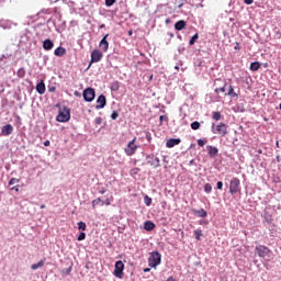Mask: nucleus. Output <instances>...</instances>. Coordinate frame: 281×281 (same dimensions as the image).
Here are the masks:
<instances>
[{
    "instance_id": "f257e3e1",
    "label": "nucleus",
    "mask_w": 281,
    "mask_h": 281,
    "mask_svg": "<svg viewBox=\"0 0 281 281\" xmlns=\"http://www.w3.org/2000/svg\"><path fill=\"white\" fill-rule=\"evenodd\" d=\"M255 254L259 258H268V260H273V258H276V255H273V250H271L269 247L265 245L256 246Z\"/></svg>"
},
{
    "instance_id": "f03ea898",
    "label": "nucleus",
    "mask_w": 281,
    "mask_h": 281,
    "mask_svg": "<svg viewBox=\"0 0 281 281\" xmlns=\"http://www.w3.org/2000/svg\"><path fill=\"white\" fill-rule=\"evenodd\" d=\"M71 120V110L67 106L59 109V113L56 117L57 122H69Z\"/></svg>"
},
{
    "instance_id": "7ed1b4c3",
    "label": "nucleus",
    "mask_w": 281,
    "mask_h": 281,
    "mask_svg": "<svg viewBox=\"0 0 281 281\" xmlns=\"http://www.w3.org/2000/svg\"><path fill=\"white\" fill-rule=\"evenodd\" d=\"M212 133L213 135H221L222 137H225L227 135V124L220 123L218 125L212 124Z\"/></svg>"
},
{
    "instance_id": "20e7f679",
    "label": "nucleus",
    "mask_w": 281,
    "mask_h": 281,
    "mask_svg": "<svg viewBox=\"0 0 281 281\" xmlns=\"http://www.w3.org/2000/svg\"><path fill=\"white\" fill-rule=\"evenodd\" d=\"M161 265V254L159 251L150 252L148 258V266L151 268L159 267Z\"/></svg>"
},
{
    "instance_id": "39448f33",
    "label": "nucleus",
    "mask_w": 281,
    "mask_h": 281,
    "mask_svg": "<svg viewBox=\"0 0 281 281\" xmlns=\"http://www.w3.org/2000/svg\"><path fill=\"white\" fill-rule=\"evenodd\" d=\"M136 142H137V137H134L124 148V153L125 155H127V157H133V155L137 153L138 146L135 144Z\"/></svg>"
},
{
    "instance_id": "423d86ee",
    "label": "nucleus",
    "mask_w": 281,
    "mask_h": 281,
    "mask_svg": "<svg viewBox=\"0 0 281 281\" xmlns=\"http://www.w3.org/2000/svg\"><path fill=\"white\" fill-rule=\"evenodd\" d=\"M112 201H113V196L105 198V199L98 198L92 201V206L93 207H103V205H111Z\"/></svg>"
},
{
    "instance_id": "0eeeda50",
    "label": "nucleus",
    "mask_w": 281,
    "mask_h": 281,
    "mask_svg": "<svg viewBox=\"0 0 281 281\" xmlns=\"http://www.w3.org/2000/svg\"><path fill=\"white\" fill-rule=\"evenodd\" d=\"M229 192L232 194H238V192H240V180L238 178H233L231 180Z\"/></svg>"
},
{
    "instance_id": "6e6552de",
    "label": "nucleus",
    "mask_w": 281,
    "mask_h": 281,
    "mask_svg": "<svg viewBox=\"0 0 281 281\" xmlns=\"http://www.w3.org/2000/svg\"><path fill=\"white\" fill-rule=\"evenodd\" d=\"M83 100L86 102H93L95 100V90L93 88H87L83 90Z\"/></svg>"
},
{
    "instance_id": "1a4fd4ad",
    "label": "nucleus",
    "mask_w": 281,
    "mask_h": 281,
    "mask_svg": "<svg viewBox=\"0 0 281 281\" xmlns=\"http://www.w3.org/2000/svg\"><path fill=\"white\" fill-rule=\"evenodd\" d=\"M114 276L116 278H123V276H124V262L122 260L116 261Z\"/></svg>"
},
{
    "instance_id": "9d476101",
    "label": "nucleus",
    "mask_w": 281,
    "mask_h": 281,
    "mask_svg": "<svg viewBox=\"0 0 281 281\" xmlns=\"http://www.w3.org/2000/svg\"><path fill=\"white\" fill-rule=\"evenodd\" d=\"M104 55L102 54V52L100 49H94L91 53V63H100V60H102V57Z\"/></svg>"
},
{
    "instance_id": "9b49d317",
    "label": "nucleus",
    "mask_w": 281,
    "mask_h": 281,
    "mask_svg": "<svg viewBox=\"0 0 281 281\" xmlns=\"http://www.w3.org/2000/svg\"><path fill=\"white\" fill-rule=\"evenodd\" d=\"M104 106H106V97H104V94L99 95V98L97 99V105L95 109L100 110V109H104Z\"/></svg>"
},
{
    "instance_id": "f8f14e48",
    "label": "nucleus",
    "mask_w": 281,
    "mask_h": 281,
    "mask_svg": "<svg viewBox=\"0 0 281 281\" xmlns=\"http://www.w3.org/2000/svg\"><path fill=\"white\" fill-rule=\"evenodd\" d=\"M12 133H14V127L12 126V124H7L2 126L1 134L4 135V137H8V135H12Z\"/></svg>"
},
{
    "instance_id": "ddd939ff",
    "label": "nucleus",
    "mask_w": 281,
    "mask_h": 281,
    "mask_svg": "<svg viewBox=\"0 0 281 281\" xmlns=\"http://www.w3.org/2000/svg\"><path fill=\"white\" fill-rule=\"evenodd\" d=\"M109 34L104 35V37L100 41L99 47L102 49V52H109Z\"/></svg>"
},
{
    "instance_id": "4468645a",
    "label": "nucleus",
    "mask_w": 281,
    "mask_h": 281,
    "mask_svg": "<svg viewBox=\"0 0 281 281\" xmlns=\"http://www.w3.org/2000/svg\"><path fill=\"white\" fill-rule=\"evenodd\" d=\"M181 144V138H170L167 140V148H175V146H179Z\"/></svg>"
},
{
    "instance_id": "2eb2a0df",
    "label": "nucleus",
    "mask_w": 281,
    "mask_h": 281,
    "mask_svg": "<svg viewBox=\"0 0 281 281\" xmlns=\"http://www.w3.org/2000/svg\"><path fill=\"white\" fill-rule=\"evenodd\" d=\"M206 150H207L209 157H211V158H214V157H216V155H218V148H216L212 145H207Z\"/></svg>"
},
{
    "instance_id": "dca6fc26",
    "label": "nucleus",
    "mask_w": 281,
    "mask_h": 281,
    "mask_svg": "<svg viewBox=\"0 0 281 281\" xmlns=\"http://www.w3.org/2000/svg\"><path fill=\"white\" fill-rule=\"evenodd\" d=\"M36 91H37V93H40V95L45 94L46 87H45V81H44V80H41V81L36 85Z\"/></svg>"
},
{
    "instance_id": "f3484780",
    "label": "nucleus",
    "mask_w": 281,
    "mask_h": 281,
    "mask_svg": "<svg viewBox=\"0 0 281 281\" xmlns=\"http://www.w3.org/2000/svg\"><path fill=\"white\" fill-rule=\"evenodd\" d=\"M43 49H45L46 52L54 49V42L52 40H45L43 42Z\"/></svg>"
},
{
    "instance_id": "a211bd4d",
    "label": "nucleus",
    "mask_w": 281,
    "mask_h": 281,
    "mask_svg": "<svg viewBox=\"0 0 281 281\" xmlns=\"http://www.w3.org/2000/svg\"><path fill=\"white\" fill-rule=\"evenodd\" d=\"M0 27H2V30H11L12 29V21H10V20H0Z\"/></svg>"
},
{
    "instance_id": "6ab92c4d",
    "label": "nucleus",
    "mask_w": 281,
    "mask_h": 281,
    "mask_svg": "<svg viewBox=\"0 0 281 281\" xmlns=\"http://www.w3.org/2000/svg\"><path fill=\"white\" fill-rule=\"evenodd\" d=\"M186 25H188V22H186L184 20H180L176 22L175 30H177L178 32H181V30H186Z\"/></svg>"
},
{
    "instance_id": "aec40b11",
    "label": "nucleus",
    "mask_w": 281,
    "mask_h": 281,
    "mask_svg": "<svg viewBox=\"0 0 281 281\" xmlns=\"http://www.w3.org/2000/svg\"><path fill=\"white\" fill-rule=\"evenodd\" d=\"M54 54H55V56H58V58H63V56H65V54H67V49L63 46H59L55 49Z\"/></svg>"
},
{
    "instance_id": "412c9836",
    "label": "nucleus",
    "mask_w": 281,
    "mask_h": 281,
    "mask_svg": "<svg viewBox=\"0 0 281 281\" xmlns=\"http://www.w3.org/2000/svg\"><path fill=\"white\" fill-rule=\"evenodd\" d=\"M144 229H146V232H153V229H155V223L150 221L145 222Z\"/></svg>"
},
{
    "instance_id": "4be33fe9",
    "label": "nucleus",
    "mask_w": 281,
    "mask_h": 281,
    "mask_svg": "<svg viewBox=\"0 0 281 281\" xmlns=\"http://www.w3.org/2000/svg\"><path fill=\"white\" fill-rule=\"evenodd\" d=\"M229 98H238V93L234 90V86H228V92L225 94Z\"/></svg>"
},
{
    "instance_id": "5701e85b",
    "label": "nucleus",
    "mask_w": 281,
    "mask_h": 281,
    "mask_svg": "<svg viewBox=\"0 0 281 281\" xmlns=\"http://www.w3.org/2000/svg\"><path fill=\"white\" fill-rule=\"evenodd\" d=\"M41 267H45V260H41L37 263H33L31 266V269H33V271H36L37 269H41Z\"/></svg>"
},
{
    "instance_id": "b1692460",
    "label": "nucleus",
    "mask_w": 281,
    "mask_h": 281,
    "mask_svg": "<svg viewBox=\"0 0 281 281\" xmlns=\"http://www.w3.org/2000/svg\"><path fill=\"white\" fill-rule=\"evenodd\" d=\"M258 69H260L259 61H254L250 64V71H258Z\"/></svg>"
},
{
    "instance_id": "393cba45",
    "label": "nucleus",
    "mask_w": 281,
    "mask_h": 281,
    "mask_svg": "<svg viewBox=\"0 0 281 281\" xmlns=\"http://www.w3.org/2000/svg\"><path fill=\"white\" fill-rule=\"evenodd\" d=\"M111 91H120V81H114L110 86Z\"/></svg>"
},
{
    "instance_id": "a878e982",
    "label": "nucleus",
    "mask_w": 281,
    "mask_h": 281,
    "mask_svg": "<svg viewBox=\"0 0 281 281\" xmlns=\"http://www.w3.org/2000/svg\"><path fill=\"white\" fill-rule=\"evenodd\" d=\"M212 117H213V120H215V122H220V120H222L223 115H221V112H213Z\"/></svg>"
},
{
    "instance_id": "bb28decb",
    "label": "nucleus",
    "mask_w": 281,
    "mask_h": 281,
    "mask_svg": "<svg viewBox=\"0 0 281 281\" xmlns=\"http://www.w3.org/2000/svg\"><path fill=\"white\" fill-rule=\"evenodd\" d=\"M191 128L192 131H199V128H201V123H199V121H194L191 123Z\"/></svg>"
},
{
    "instance_id": "cd10ccee",
    "label": "nucleus",
    "mask_w": 281,
    "mask_h": 281,
    "mask_svg": "<svg viewBox=\"0 0 281 281\" xmlns=\"http://www.w3.org/2000/svg\"><path fill=\"white\" fill-rule=\"evenodd\" d=\"M194 236H195V239L196 240H201V236H203V231H201V229H195L194 231Z\"/></svg>"
},
{
    "instance_id": "c85d7f7f",
    "label": "nucleus",
    "mask_w": 281,
    "mask_h": 281,
    "mask_svg": "<svg viewBox=\"0 0 281 281\" xmlns=\"http://www.w3.org/2000/svg\"><path fill=\"white\" fill-rule=\"evenodd\" d=\"M151 166H154L155 168H159V166H161L160 160L158 157H155L151 161Z\"/></svg>"
},
{
    "instance_id": "c756f323",
    "label": "nucleus",
    "mask_w": 281,
    "mask_h": 281,
    "mask_svg": "<svg viewBox=\"0 0 281 281\" xmlns=\"http://www.w3.org/2000/svg\"><path fill=\"white\" fill-rule=\"evenodd\" d=\"M144 203H145V205L149 206L153 203V199L148 195H145L144 196Z\"/></svg>"
},
{
    "instance_id": "7c9ffc66",
    "label": "nucleus",
    "mask_w": 281,
    "mask_h": 281,
    "mask_svg": "<svg viewBox=\"0 0 281 281\" xmlns=\"http://www.w3.org/2000/svg\"><path fill=\"white\" fill-rule=\"evenodd\" d=\"M78 229H80L81 232H85L87 229V224L85 222H79Z\"/></svg>"
},
{
    "instance_id": "2f4dec72",
    "label": "nucleus",
    "mask_w": 281,
    "mask_h": 281,
    "mask_svg": "<svg viewBox=\"0 0 281 281\" xmlns=\"http://www.w3.org/2000/svg\"><path fill=\"white\" fill-rule=\"evenodd\" d=\"M196 41H199V34H195L191 37L189 45H194V43H196Z\"/></svg>"
},
{
    "instance_id": "473e14b6",
    "label": "nucleus",
    "mask_w": 281,
    "mask_h": 281,
    "mask_svg": "<svg viewBox=\"0 0 281 281\" xmlns=\"http://www.w3.org/2000/svg\"><path fill=\"white\" fill-rule=\"evenodd\" d=\"M204 192H206V194H210V192H212V184L210 183L204 184Z\"/></svg>"
},
{
    "instance_id": "72a5a7b5",
    "label": "nucleus",
    "mask_w": 281,
    "mask_h": 281,
    "mask_svg": "<svg viewBox=\"0 0 281 281\" xmlns=\"http://www.w3.org/2000/svg\"><path fill=\"white\" fill-rule=\"evenodd\" d=\"M226 87H227V83H225L224 87H222V88H216L215 93H225Z\"/></svg>"
},
{
    "instance_id": "f704fd0d",
    "label": "nucleus",
    "mask_w": 281,
    "mask_h": 281,
    "mask_svg": "<svg viewBox=\"0 0 281 281\" xmlns=\"http://www.w3.org/2000/svg\"><path fill=\"white\" fill-rule=\"evenodd\" d=\"M63 276H69L71 273V267L61 270Z\"/></svg>"
},
{
    "instance_id": "c9c22d12",
    "label": "nucleus",
    "mask_w": 281,
    "mask_h": 281,
    "mask_svg": "<svg viewBox=\"0 0 281 281\" xmlns=\"http://www.w3.org/2000/svg\"><path fill=\"white\" fill-rule=\"evenodd\" d=\"M207 144L206 139H198V146L203 147Z\"/></svg>"
},
{
    "instance_id": "e433bc0d",
    "label": "nucleus",
    "mask_w": 281,
    "mask_h": 281,
    "mask_svg": "<svg viewBox=\"0 0 281 281\" xmlns=\"http://www.w3.org/2000/svg\"><path fill=\"white\" fill-rule=\"evenodd\" d=\"M19 179L16 178H12L10 181H9V186H16V183H19Z\"/></svg>"
},
{
    "instance_id": "4c0bfd02",
    "label": "nucleus",
    "mask_w": 281,
    "mask_h": 281,
    "mask_svg": "<svg viewBox=\"0 0 281 281\" xmlns=\"http://www.w3.org/2000/svg\"><path fill=\"white\" fill-rule=\"evenodd\" d=\"M145 137H146L147 142H151V139H153V135L150 134V132H145Z\"/></svg>"
},
{
    "instance_id": "58836bf2",
    "label": "nucleus",
    "mask_w": 281,
    "mask_h": 281,
    "mask_svg": "<svg viewBox=\"0 0 281 281\" xmlns=\"http://www.w3.org/2000/svg\"><path fill=\"white\" fill-rule=\"evenodd\" d=\"M196 216H199L200 218H205V216H207V212H198Z\"/></svg>"
},
{
    "instance_id": "ea45409f",
    "label": "nucleus",
    "mask_w": 281,
    "mask_h": 281,
    "mask_svg": "<svg viewBox=\"0 0 281 281\" xmlns=\"http://www.w3.org/2000/svg\"><path fill=\"white\" fill-rule=\"evenodd\" d=\"M85 238H87V234L86 233H80L79 236H78V240L81 241V240H85Z\"/></svg>"
},
{
    "instance_id": "a19ab883",
    "label": "nucleus",
    "mask_w": 281,
    "mask_h": 281,
    "mask_svg": "<svg viewBox=\"0 0 281 281\" xmlns=\"http://www.w3.org/2000/svg\"><path fill=\"white\" fill-rule=\"evenodd\" d=\"M115 3V0H105V5H108V8H111V5H113Z\"/></svg>"
},
{
    "instance_id": "79ce46f5",
    "label": "nucleus",
    "mask_w": 281,
    "mask_h": 281,
    "mask_svg": "<svg viewBox=\"0 0 281 281\" xmlns=\"http://www.w3.org/2000/svg\"><path fill=\"white\" fill-rule=\"evenodd\" d=\"M18 76L19 78H23V76H25V70L23 68H21L19 71H18Z\"/></svg>"
},
{
    "instance_id": "37998d69",
    "label": "nucleus",
    "mask_w": 281,
    "mask_h": 281,
    "mask_svg": "<svg viewBox=\"0 0 281 281\" xmlns=\"http://www.w3.org/2000/svg\"><path fill=\"white\" fill-rule=\"evenodd\" d=\"M117 117H120V113H117L116 111H114V112L111 114V119H112V120H116Z\"/></svg>"
},
{
    "instance_id": "c03bdc74",
    "label": "nucleus",
    "mask_w": 281,
    "mask_h": 281,
    "mask_svg": "<svg viewBox=\"0 0 281 281\" xmlns=\"http://www.w3.org/2000/svg\"><path fill=\"white\" fill-rule=\"evenodd\" d=\"M94 124H97V125L102 124V117H97V119L94 120Z\"/></svg>"
},
{
    "instance_id": "a18cd8bd",
    "label": "nucleus",
    "mask_w": 281,
    "mask_h": 281,
    "mask_svg": "<svg viewBox=\"0 0 281 281\" xmlns=\"http://www.w3.org/2000/svg\"><path fill=\"white\" fill-rule=\"evenodd\" d=\"M139 172V168H134L131 170V175H137Z\"/></svg>"
},
{
    "instance_id": "49530a36",
    "label": "nucleus",
    "mask_w": 281,
    "mask_h": 281,
    "mask_svg": "<svg viewBox=\"0 0 281 281\" xmlns=\"http://www.w3.org/2000/svg\"><path fill=\"white\" fill-rule=\"evenodd\" d=\"M217 190H223V182L222 181L217 182Z\"/></svg>"
},
{
    "instance_id": "de8ad7c7",
    "label": "nucleus",
    "mask_w": 281,
    "mask_h": 281,
    "mask_svg": "<svg viewBox=\"0 0 281 281\" xmlns=\"http://www.w3.org/2000/svg\"><path fill=\"white\" fill-rule=\"evenodd\" d=\"M244 3H246V5H251V3H254V0H244Z\"/></svg>"
},
{
    "instance_id": "09e8293b",
    "label": "nucleus",
    "mask_w": 281,
    "mask_h": 281,
    "mask_svg": "<svg viewBox=\"0 0 281 281\" xmlns=\"http://www.w3.org/2000/svg\"><path fill=\"white\" fill-rule=\"evenodd\" d=\"M159 120H160V122H165V120H168V116H166V115H160Z\"/></svg>"
},
{
    "instance_id": "8fccbe9b",
    "label": "nucleus",
    "mask_w": 281,
    "mask_h": 281,
    "mask_svg": "<svg viewBox=\"0 0 281 281\" xmlns=\"http://www.w3.org/2000/svg\"><path fill=\"white\" fill-rule=\"evenodd\" d=\"M48 91H49L50 93H54V91H56V88H55V87L48 88Z\"/></svg>"
},
{
    "instance_id": "3c124183",
    "label": "nucleus",
    "mask_w": 281,
    "mask_h": 281,
    "mask_svg": "<svg viewBox=\"0 0 281 281\" xmlns=\"http://www.w3.org/2000/svg\"><path fill=\"white\" fill-rule=\"evenodd\" d=\"M200 225H207V221L201 220V221H200Z\"/></svg>"
},
{
    "instance_id": "603ef678",
    "label": "nucleus",
    "mask_w": 281,
    "mask_h": 281,
    "mask_svg": "<svg viewBox=\"0 0 281 281\" xmlns=\"http://www.w3.org/2000/svg\"><path fill=\"white\" fill-rule=\"evenodd\" d=\"M100 194H104L106 192V190H104V188H101V190H99Z\"/></svg>"
},
{
    "instance_id": "864d4df0",
    "label": "nucleus",
    "mask_w": 281,
    "mask_h": 281,
    "mask_svg": "<svg viewBox=\"0 0 281 281\" xmlns=\"http://www.w3.org/2000/svg\"><path fill=\"white\" fill-rule=\"evenodd\" d=\"M11 190H15V192H19V186L13 187Z\"/></svg>"
},
{
    "instance_id": "5fc2aeb1",
    "label": "nucleus",
    "mask_w": 281,
    "mask_h": 281,
    "mask_svg": "<svg viewBox=\"0 0 281 281\" xmlns=\"http://www.w3.org/2000/svg\"><path fill=\"white\" fill-rule=\"evenodd\" d=\"M148 272H150V268H145L144 273H148Z\"/></svg>"
},
{
    "instance_id": "6e6d98bb",
    "label": "nucleus",
    "mask_w": 281,
    "mask_h": 281,
    "mask_svg": "<svg viewBox=\"0 0 281 281\" xmlns=\"http://www.w3.org/2000/svg\"><path fill=\"white\" fill-rule=\"evenodd\" d=\"M49 144H50L49 140L44 142V146H46V147L49 146Z\"/></svg>"
},
{
    "instance_id": "4d7b16f0",
    "label": "nucleus",
    "mask_w": 281,
    "mask_h": 281,
    "mask_svg": "<svg viewBox=\"0 0 281 281\" xmlns=\"http://www.w3.org/2000/svg\"><path fill=\"white\" fill-rule=\"evenodd\" d=\"M235 49H240V45L236 44Z\"/></svg>"
},
{
    "instance_id": "13d9d810",
    "label": "nucleus",
    "mask_w": 281,
    "mask_h": 281,
    "mask_svg": "<svg viewBox=\"0 0 281 281\" xmlns=\"http://www.w3.org/2000/svg\"><path fill=\"white\" fill-rule=\"evenodd\" d=\"M170 38H175V34L169 33Z\"/></svg>"
},
{
    "instance_id": "bf43d9fd",
    "label": "nucleus",
    "mask_w": 281,
    "mask_h": 281,
    "mask_svg": "<svg viewBox=\"0 0 281 281\" xmlns=\"http://www.w3.org/2000/svg\"><path fill=\"white\" fill-rule=\"evenodd\" d=\"M75 95L79 97V95H80V92L75 91Z\"/></svg>"
},
{
    "instance_id": "052dcab7",
    "label": "nucleus",
    "mask_w": 281,
    "mask_h": 281,
    "mask_svg": "<svg viewBox=\"0 0 281 281\" xmlns=\"http://www.w3.org/2000/svg\"><path fill=\"white\" fill-rule=\"evenodd\" d=\"M103 27H105V25H104V24H101V25H100V29L102 30Z\"/></svg>"
},
{
    "instance_id": "680f3d73",
    "label": "nucleus",
    "mask_w": 281,
    "mask_h": 281,
    "mask_svg": "<svg viewBox=\"0 0 281 281\" xmlns=\"http://www.w3.org/2000/svg\"><path fill=\"white\" fill-rule=\"evenodd\" d=\"M166 23H170V19H167V20H166Z\"/></svg>"
},
{
    "instance_id": "e2e57ef3",
    "label": "nucleus",
    "mask_w": 281,
    "mask_h": 281,
    "mask_svg": "<svg viewBox=\"0 0 281 281\" xmlns=\"http://www.w3.org/2000/svg\"><path fill=\"white\" fill-rule=\"evenodd\" d=\"M175 69H177V71H179V66H176Z\"/></svg>"
},
{
    "instance_id": "0e129e2a",
    "label": "nucleus",
    "mask_w": 281,
    "mask_h": 281,
    "mask_svg": "<svg viewBox=\"0 0 281 281\" xmlns=\"http://www.w3.org/2000/svg\"><path fill=\"white\" fill-rule=\"evenodd\" d=\"M131 34H133V31H130V36H131Z\"/></svg>"
},
{
    "instance_id": "69168bd1",
    "label": "nucleus",
    "mask_w": 281,
    "mask_h": 281,
    "mask_svg": "<svg viewBox=\"0 0 281 281\" xmlns=\"http://www.w3.org/2000/svg\"><path fill=\"white\" fill-rule=\"evenodd\" d=\"M279 109H280V111H281V103L279 104Z\"/></svg>"
},
{
    "instance_id": "338daca9",
    "label": "nucleus",
    "mask_w": 281,
    "mask_h": 281,
    "mask_svg": "<svg viewBox=\"0 0 281 281\" xmlns=\"http://www.w3.org/2000/svg\"><path fill=\"white\" fill-rule=\"evenodd\" d=\"M277 146H280V143H279V142H277Z\"/></svg>"
},
{
    "instance_id": "774afa93",
    "label": "nucleus",
    "mask_w": 281,
    "mask_h": 281,
    "mask_svg": "<svg viewBox=\"0 0 281 281\" xmlns=\"http://www.w3.org/2000/svg\"><path fill=\"white\" fill-rule=\"evenodd\" d=\"M178 38H181V35H178Z\"/></svg>"
}]
</instances>
